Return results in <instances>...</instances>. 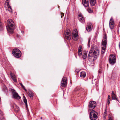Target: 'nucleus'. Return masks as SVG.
<instances>
[{"label":"nucleus","instance_id":"39448f33","mask_svg":"<svg viewBox=\"0 0 120 120\" xmlns=\"http://www.w3.org/2000/svg\"><path fill=\"white\" fill-rule=\"evenodd\" d=\"M97 112L92 110L90 114V118L92 120H96L98 118Z\"/></svg>","mask_w":120,"mask_h":120},{"label":"nucleus","instance_id":"bb28decb","mask_svg":"<svg viewBox=\"0 0 120 120\" xmlns=\"http://www.w3.org/2000/svg\"><path fill=\"white\" fill-rule=\"evenodd\" d=\"M82 48V46H80L79 47V49H78V51L82 52V50L81 49Z\"/></svg>","mask_w":120,"mask_h":120},{"label":"nucleus","instance_id":"0eeeda50","mask_svg":"<svg viewBox=\"0 0 120 120\" xmlns=\"http://www.w3.org/2000/svg\"><path fill=\"white\" fill-rule=\"evenodd\" d=\"M96 105V103L95 101H91L89 103L88 105L89 109L90 110L93 109L95 108Z\"/></svg>","mask_w":120,"mask_h":120},{"label":"nucleus","instance_id":"c85d7f7f","mask_svg":"<svg viewBox=\"0 0 120 120\" xmlns=\"http://www.w3.org/2000/svg\"><path fill=\"white\" fill-rule=\"evenodd\" d=\"M22 88L24 89V90H25V91H26L27 90H26L25 89V87L23 85H22V86H21Z\"/></svg>","mask_w":120,"mask_h":120},{"label":"nucleus","instance_id":"2f4dec72","mask_svg":"<svg viewBox=\"0 0 120 120\" xmlns=\"http://www.w3.org/2000/svg\"><path fill=\"white\" fill-rule=\"evenodd\" d=\"M110 99H108V105H109L110 103Z\"/></svg>","mask_w":120,"mask_h":120},{"label":"nucleus","instance_id":"f257e3e1","mask_svg":"<svg viewBox=\"0 0 120 120\" xmlns=\"http://www.w3.org/2000/svg\"><path fill=\"white\" fill-rule=\"evenodd\" d=\"M99 53V50L98 47L96 46L93 47L88 55L89 60L91 61H94L98 56Z\"/></svg>","mask_w":120,"mask_h":120},{"label":"nucleus","instance_id":"f704fd0d","mask_svg":"<svg viewBox=\"0 0 120 120\" xmlns=\"http://www.w3.org/2000/svg\"><path fill=\"white\" fill-rule=\"evenodd\" d=\"M98 72L99 73H100L101 72V71L100 70L98 71Z\"/></svg>","mask_w":120,"mask_h":120},{"label":"nucleus","instance_id":"7c9ffc66","mask_svg":"<svg viewBox=\"0 0 120 120\" xmlns=\"http://www.w3.org/2000/svg\"><path fill=\"white\" fill-rule=\"evenodd\" d=\"M3 115V113L0 109V116H2Z\"/></svg>","mask_w":120,"mask_h":120},{"label":"nucleus","instance_id":"c756f323","mask_svg":"<svg viewBox=\"0 0 120 120\" xmlns=\"http://www.w3.org/2000/svg\"><path fill=\"white\" fill-rule=\"evenodd\" d=\"M83 17L82 14H80L79 15V17Z\"/></svg>","mask_w":120,"mask_h":120},{"label":"nucleus","instance_id":"58836bf2","mask_svg":"<svg viewBox=\"0 0 120 120\" xmlns=\"http://www.w3.org/2000/svg\"><path fill=\"white\" fill-rule=\"evenodd\" d=\"M108 120H112V119L111 118H110L109 119H108Z\"/></svg>","mask_w":120,"mask_h":120},{"label":"nucleus","instance_id":"79ce46f5","mask_svg":"<svg viewBox=\"0 0 120 120\" xmlns=\"http://www.w3.org/2000/svg\"><path fill=\"white\" fill-rule=\"evenodd\" d=\"M92 84H93L94 83L93 82H92Z\"/></svg>","mask_w":120,"mask_h":120},{"label":"nucleus","instance_id":"cd10ccee","mask_svg":"<svg viewBox=\"0 0 120 120\" xmlns=\"http://www.w3.org/2000/svg\"><path fill=\"white\" fill-rule=\"evenodd\" d=\"M82 52L78 51V55L79 56H81L82 55Z\"/></svg>","mask_w":120,"mask_h":120},{"label":"nucleus","instance_id":"72a5a7b5","mask_svg":"<svg viewBox=\"0 0 120 120\" xmlns=\"http://www.w3.org/2000/svg\"><path fill=\"white\" fill-rule=\"evenodd\" d=\"M108 99H110V96L109 95L108 96Z\"/></svg>","mask_w":120,"mask_h":120},{"label":"nucleus","instance_id":"9b49d317","mask_svg":"<svg viewBox=\"0 0 120 120\" xmlns=\"http://www.w3.org/2000/svg\"><path fill=\"white\" fill-rule=\"evenodd\" d=\"M67 79L66 77H64L62 78L61 85L62 87H65L67 84Z\"/></svg>","mask_w":120,"mask_h":120},{"label":"nucleus","instance_id":"aec40b11","mask_svg":"<svg viewBox=\"0 0 120 120\" xmlns=\"http://www.w3.org/2000/svg\"><path fill=\"white\" fill-rule=\"evenodd\" d=\"M82 54V58L83 59H85L87 57V53L86 51H84Z\"/></svg>","mask_w":120,"mask_h":120},{"label":"nucleus","instance_id":"7ed1b4c3","mask_svg":"<svg viewBox=\"0 0 120 120\" xmlns=\"http://www.w3.org/2000/svg\"><path fill=\"white\" fill-rule=\"evenodd\" d=\"M7 25L6 26L7 29V31L9 33H12L13 31V29L12 28L14 24L12 20L11 19H8L7 21Z\"/></svg>","mask_w":120,"mask_h":120},{"label":"nucleus","instance_id":"4be33fe9","mask_svg":"<svg viewBox=\"0 0 120 120\" xmlns=\"http://www.w3.org/2000/svg\"><path fill=\"white\" fill-rule=\"evenodd\" d=\"M5 5H7V7L9 8H10V9L11 10V11H12V9L11 7V6H10L8 2V1L7 0H6L5 2Z\"/></svg>","mask_w":120,"mask_h":120},{"label":"nucleus","instance_id":"f8f14e48","mask_svg":"<svg viewBox=\"0 0 120 120\" xmlns=\"http://www.w3.org/2000/svg\"><path fill=\"white\" fill-rule=\"evenodd\" d=\"M82 4L84 6L86 7H88L89 6L88 0H82Z\"/></svg>","mask_w":120,"mask_h":120},{"label":"nucleus","instance_id":"f03ea898","mask_svg":"<svg viewBox=\"0 0 120 120\" xmlns=\"http://www.w3.org/2000/svg\"><path fill=\"white\" fill-rule=\"evenodd\" d=\"M107 36L105 34L101 42L102 50L101 54L102 55H103L105 52L107 43Z\"/></svg>","mask_w":120,"mask_h":120},{"label":"nucleus","instance_id":"dca6fc26","mask_svg":"<svg viewBox=\"0 0 120 120\" xmlns=\"http://www.w3.org/2000/svg\"><path fill=\"white\" fill-rule=\"evenodd\" d=\"M112 98L113 100H114L117 101H118L117 98L116 97L115 94L114 93L113 91H112Z\"/></svg>","mask_w":120,"mask_h":120},{"label":"nucleus","instance_id":"6e6552de","mask_svg":"<svg viewBox=\"0 0 120 120\" xmlns=\"http://www.w3.org/2000/svg\"><path fill=\"white\" fill-rule=\"evenodd\" d=\"M64 34L66 38L68 40H70L71 38V33L70 32V30L68 29H66Z\"/></svg>","mask_w":120,"mask_h":120},{"label":"nucleus","instance_id":"2eb2a0df","mask_svg":"<svg viewBox=\"0 0 120 120\" xmlns=\"http://www.w3.org/2000/svg\"><path fill=\"white\" fill-rule=\"evenodd\" d=\"M10 75L12 79L15 82H17V79L16 78V77L15 75L12 73V72H10Z\"/></svg>","mask_w":120,"mask_h":120},{"label":"nucleus","instance_id":"1a4fd4ad","mask_svg":"<svg viewBox=\"0 0 120 120\" xmlns=\"http://www.w3.org/2000/svg\"><path fill=\"white\" fill-rule=\"evenodd\" d=\"M116 61L115 57L114 55H110L109 57V62L110 64L113 65Z\"/></svg>","mask_w":120,"mask_h":120},{"label":"nucleus","instance_id":"4468645a","mask_svg":"<svg viewBox=\"0 0 120 120\" xmlns=\"http://www.w3.org/2000/svg\"><path fill=\"white\" fill-rule=\"evenodd\" d=\"M12 108H15L14 110L16 112H17L19 110V107L15 104H14L11 106Z\"/></svg>","mask_w":120,"mask_h":120},{"label":"nucleus","instance_id":"b1692460","mask_svg":"<svg viewBox=\"0 0 120 120\" xmlns=\"http://www.w3.org/2000/svg\"><path fill=\"white\" fill-rule=\"evenodd\" d=\"M90 38H89L88 39V46L89 47H90Z\"/></svg>","mask_w":120,"mask_h":120},{"label":"nucleus","instance_id":"5701e85b","mask_svg":"<svg viewBox=\"0 0 120 120\" xmlns=\"http://www.w3.org/2000/svg\"><path fill=\"white\" fill-rule=\"evenodd\" d=\"M28 94V96L30 98L33 97V93L31 91H29L27 93Z\"/></svg>","mask_w":120,"mask_h":120},{"label":"nucleus","instance_id":"a211bd4d","mask_svg":"<svg viewBox=\"0 0 120 120\" xmlns=\"http://www.w3.org/2000/svg\"><path fill=\"white\" fill-rule=\"evenodd\" d=\"M86 75V73L82 71L80 73V77L81 78H85Z\"/></svg>","mask_w":120,"mask_h":120},{"label":"nucleus","instance_id":"4c0bfd02","mask_svg":"<svg viewBox=\"0 0 120 120\" xmlns=\"http://www.w3.org/2000/svg\"><path fill=\"white\" fill-rule=\"evenodd\" d=\"M20 84L21 86H22V85H23L22 83H20Z\"/></svg>","mask_w":120,"mask_h":120},{"label":"nucleus","instance_id":"473e14b6","mask_svg":"<svg viewBox=\"0 0 120 120\" xmlns=\"http://www.w3.org/2000/svg\"><path fill=\"white\" fill-rule=\"evenodd\" d=\"M64 14L63 13H61V18H62L63 16H64Z\"/></svg>","mask_w":120,"mask_h":120},{"label":"nucleus","instance_id":"412c9836","mask_svg":"<svg viewBox=\"0 0 120 120\" xmlns=\"http://www.w3.org/2000/svg\"><path fill=\"white\" fill-rule=\"evenodd\" d=\"M91 5L92 6H94L96 3L95 0H90Z\"/></svg>","mask_w":120,"mask_h":120},{"label":"nucleus","instance_id":"c9c22d12","mask_svg":"<svg viewBox=\"0 0 120 120\" xmlns=\"http://www.w3.org/2000/svg\"><path fill=\"white\" fill-rule=\"evenodd\" d=\"M119 48L120 49V42L119 43Z\"/></svg>","mask_w":120,"mask_h":120},{"label":"nucleus","instance_id":"ddd939ff","mask_svg":"<svg viewBox=\"0 0 120 120\" xmlns=\"http://www.w3.org/2000/svg\"><path fill=\"white\" fill-rule=\"evenodd\" d=\"M92 24L91 23L88 24L86 27L87 31L88 32H90L92 30Z\"/></svg>","mask_w":120,"mask_h":120},{"label":"nucleus","instance_id":"20e7f679","mask_svg":"<svg viewBox=\"0 0 120 120\" xmlns=\"http://www.w3.org/2000/svg\"><path fill=\"white\" fill-rule=\"evenodd\" d=\"M12 53L14 56L16 58H19L21 56V52L18 49H14L12 51Z\"/></svg>","mask_w":120,"mask_h":120},{"label":"nucleus","instance_id":"a19ab883","mask_svg":"<svg viewBox=\"0 0 120 120\" xmlns=\"http://www.w3.org/2000/svg\"><path fill=\"white\" fill-rule=\"evenodd\" d=\"M9 11H10L12 12V11H11V9H10V10H9Z\"/></svg>","mask_w":120,"mask_h":120},{"label":"nucleus","instance_id":"393cba45","mask_svg":"<svg viewBox=\"0 0 120 120\" xmlns=\"http://www.w3.org/2000/svg\"><path fill=\"white\" fill-rule=\"evenodd\" d=\"M78 19L81 22H82L84 20L83 17H79Z\"/></svg>","mask_w":120,"mask_h":120},{"label":"nucleus","instance_id":"a878e982","mask_svg":"<svg viewBox=\"0 0 120 120\" xmlns=\"http://www.w3.org/2000/svg\"><path fill=\"white\" fill-rule=\"evenodd\" d=\"M88 11L90 13H92L93 12V11L92 10H91V9L90 8H89L88 9Z\"/></svg>","mask_w":120,"mask_h":120},{"label":"nucleus","instance_id":"f3484780","mask_svg":"<svg viewBox=\"0 0 120 120\" xmlns=\"http://www.w3.org/2000/svg\"><path fill=\"white\" fill-rule=\"evenodd\" d=\"M73 35L72 37L73 39L75 40H77L78 39V35L76 33L74 34V33H73Z\"/></svg>","mask_w":120,"mask_h":120},{"label":"nucleus","instance_id":"423d86ee","mask_svg":"<svg viewBox=\"0 0 120 120\" xmlns=\"http://www.w3.org/2000/svg\"><path fill=\"white\" fill-rule=\"evenodd\" d=\"M12 93V97L15 99H19L20 97L18 95V94L16 92L15 90L12 89H10L9 90Z\"/></svg>","mask_w":120,"mask_h":120},{"label":"nucleus","instance_id":"ea45409f","mask_svg":"<svg viewBox=\"0 0 120 120\" xmlns=\"http://www.w3.org/2000/svg\"><path fill=\"white\" fill-rule=\"evenodd\" d=\"M40 118H41V120L42 119V117H41Z\"/></svg>","mask_w":120,"mask_h":120},{"label":"nucleus","instance_id":"9d476101","mask_svg":"<svg viewBox=\"0 0 120 120\" xmlns=\"http://www.w3.org/2000/svg\"><path fill=\"white\" fill-rule=\"evenodd\" d=\"M109 25L110 29L112 30L114 29V19L112 17L110 19Z\"/></svg>","mask_w":120,"mask_h":120},{"label":"nucleus","instance_id":"6ab92c4d","mask_svg":"<svg viewBox=\"0 0 120 120\" xmlns=\"http://www.w3.org/2000/svg\"><path fill=\"white\" fill-rule=\"evenodd\" d=\"M23 101L25 104L26 107L27 109L28 108L27 101L26 98L24 96H23Z\"/></svg>","mask_w":120,"mask_h":120},{"label":"nucleus","instance_id":"e433bc0d","mask_svg":"<svg viewBox=\"0 0 120 120\" xmlns=\"http://www.w3.org/2000/svg\"><path fill=\"white\" fill-rule=\"evenodd\" d=\"M96 86H98V84L97 83H96Z\"/></svg>","mask_w":120,"mask_h":120},{"label":"nucleus","instance_id":"37998d69","mask_svg":"<svg viewBox=\"0 0 120 120\" xmlns=\"http://www.w3.org/2000/svg\"><path fill=\"white\" fill-rule=\"evenodd\" d=\"M75 57L77 58V57H76V56H75Z\"/></svg>","mask_w":120,"mask_h":120}]
</instances>
